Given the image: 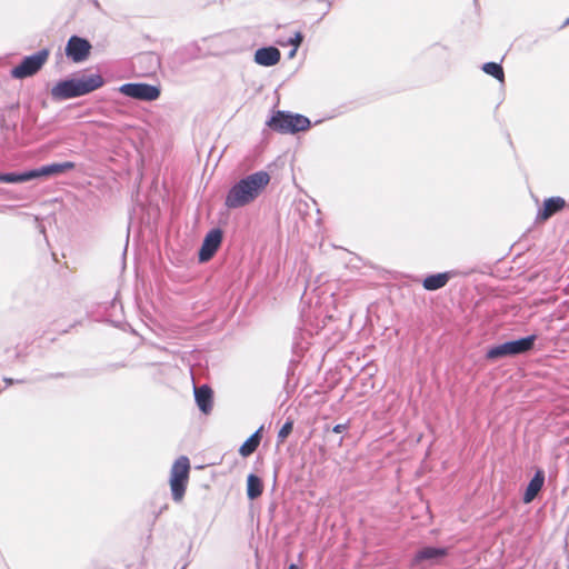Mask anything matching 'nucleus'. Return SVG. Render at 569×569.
<instances>
[{
  "mask_svg": "<svg viewBox=\"0 0 569 569\" xmlns=\"http://www.w3.org/2000/svg\"><path fill=\"white\" fill-rule=\"evenodd\" d=\"M270 179V174L264 170L256 171L239 179L226 194V208L232 210L250 204L267 188Z\"/></svg>",
  "mask_w": 569,
  "mask_h": 569,
  "instance_id": "1",
  "label": "nucleus"
},
{
  "mask_svg": "<svg viewBox=\"0 0 569 569\" xmlns=\"http://www.w3.org/2000/svg\"><path fill=\"white\" fill-rule=\"evenodd\" d=\"M538 335L532 333L490 346L486 350L485 360L488 362H496L507 358L528 355L535 350Z\"/></svg>",
  "mask_w": 569,
  "mask_h": 569,
  "instance_id": "2",
  "label": "nucleus"
},
{
  "mask_svg": "<svg viewBox=\"0 0 569 569\" xmlns=\"http://www.w3.org/2000/svg\"><path fill=\"white\" fill-rule=\"evenodd\" d=\"M266 126L281 134H296L311 128V120L300 113L284 110L272 111Z\"/></svg>",
  "mask_w": 569,
  "mask_h": 569,
  "instance_id": "3",
  "label": "nucleus"
},
{
  "mask_svg": "<svg viewBox=\"0 0 569 569\" xmlns=\"http://www.w3.org/2000/svg\"><path fill=\"white\" fill-rule=\"evenodd\" d=\"M190 475V460L186 456H180L172 465L170 471V490L173 501L180 502L187 490Z\"/></svg>",
  "mask_w": 569,
  "mask_h": 569,
  "instance_id": "4",
  "label": "nucleus"
},
{
  "mask_svg": "<svg viewBox=\"0 0 569 569\" xmlns=\"http://www.w3.org/2000/svg\"><path fill=\"white\" fill-rule=\"evenodd\" d=\"M49 56L50 49L48 48H42L32 54L24 56L20 63L11 69V77L21 80L34 76L47 63Z\"/></svg>",
  "mask_w": 569,
  "mask_h": 569,
  "instance_id": "5",
  "label": "nucleus"
},
{
  "mask_svg": "<svg viewBox=\"0 0 569 569\" xmlns=\"http://www.w3.org/2000/svg\"><path fill=\"white\" fill-rule=\"evenodd\" d=\"M118 91L128 98L146 102L156 101L161 96L160 86L146 82H127Z\"/></svg>",
  "mask_w": 569,
  "mask_h": 569,
  "instance_id": "6",
  "label": "nucleus"
},
{
  "mask_svg": "<svg viewBox=\"0 0 569 569\" xmlns=\"http://www.w3.org/2000/svg\"><path fill=\"white\" fill-rule=\"evenodd\" d=\"M449 552L450 549L448 547L423 546L415 553L411 567L425 569L426 566L440 565L449 556Z\"/></svg>",
  "mask_w": 569,
  "mask_h": 569,
  "instance_id": "7",
  "label": "nucleus"
},
{
  "mask_svg": "<svg viewBox=\"0 0 569 569\" xmlns=\"http://www.w3.org/2000/svg\"><path fill=\"white\" fill-rule=\"evenodd\" d=\"M92 48L91 42L87 38L72 34L67 40L64 54L71 62L82 63L90 58Z\"/></svg>",
  "mask_w": 569,
  "mask_h": 569,
  "instance_id": "8",
  "label": "nucleus"
},
{
  "mask_svg": "<svg viewBox=\"0 0 569 569\" xmlns=\"http://www.w3.org/2000/svg\"><path fill=\"white\" fill-rule=\"evenodd\" d=\"M223 240V231L219 227L210 229L198 250V260L201 263L210 261L218 252Z\"/></svg>",
  "mask_w": 569,
  "mask_h": 569,
  "instance_id": "9",
  "label": "nucleus"
},
{
  "mask_svg": "<svg viewBox=\"0 0 569 569\" xmlns=\"http://www.w3.org/2000/svg\"><path fill=\"white\" fill-rule=\"evenodd\" d=\"M76 168L72 161L52 162L38 168L30 169L31 180H41L50 177H57Z\"/></svg>",
  "mask_w": 569,
  "mask_h": 569,
  "instance_id": "10",
  "label": "nucleus"
},
{
  "mask_svg": "<svg viewBox=\"0 0 569 569\" xmlns=\"http://www.w3.org/2000/svg\"><path fill=\"white\" fill-rule=\"evenodd\" d=\"M78 96H87L100 88L106 83L104 78L99 73H74L73 74Z\"/></svg>",
  "mask_w": 569,
  "mask_h": 569,
  "instance_id": "11",
  "label": "nucleus"
},
{
  "mask_svg": "<svg viewBox=\"0 0 569 569\" xmlns=\"http://www.w3.org/2000/svg\"><path fill=\"white\" fill-rule=\"evenodd\" d=\"M50 94L54 101L79 98L73 74L58 80L51 88Z\"/></svg>",
  "mask_w": 569,
  "mask_h": 569,
  "instance_id": "12",
  "label": "nucleus"
},
{
  "mask_svg": "<svg viewBox=\"0 0 569 569\" xmlns=\"http://www.w3.org/2000/svg\"><path fill=\"white\" fill-rule=\"evenodd\" d=\"M467 272L459 270H449L443 272L427 274L422 280V287L428 291H436L447 286L450 279L458 276H467Z\"/></svg>",
  "mask_w": 569,
  "mask_h": 569,
  "instance_id": "13",
  "label": "nucleus"
},
{
  "mask_svg": "<svg viewBox=\"0 0 569 569\" xmlns=\"http://www.w3.org/2000/svg\"><path fill=\"white\" fill-rule=\"evenodd\" d=\"M566 207L567 202L562 197L555 196L546 198L542 202V206L537 211L536 221L545 222L553 214L562 211Z\"/></svg>",
  "mask_w": 569,
  "mask_h": 569,
  "instance_id": "14",
  "label": "nucleus"
},
{
  "mask_svg": "<svg viewBox=\"0 0 569 569\" xmlns=\"http://www.w3.org/2000/svg\"><path fill=\"white\" fill-rule=\"evenodd\" d=\"M545 481H546L545 470L541 468H538L535 471L533 476L531 477V479L529 480V482L525 489V492L522 495L523 503L528 505L537 498L538 493L541 491V489L545 486Z\"/></svg>",
  "mask_w": 569,
  "mask_h": 569,
  "instance_id": "15",
  "label": "nucleus"
},
{
  "mask_svg": "<svg viewBox=\"0 0 569 569\" xmlns=\"http://www.w3.org/2000/svg\"><path fill=\"white\" fill-rule=\"evenodd\" d=\"M194 401L203 415H209L213 407V390L208 385L194 387Z\"/></svg>",
  "mask_w": 569,
  "mask_h": 569,
  "instance_id": "16",
  "label": "nucleus"
},
{
  "mask_svg": "<svg viewBox=\"0 0 569 569\" xmlns=\"http://www.w3.org/2000/svg\"><path fill=\"white\" fill-rule=\"evenodd\" d=\"M281 59V52L273 46L258 48L254 51V62L262 67H273Z\"/></svg>",
  "mask_w": 569,
  "mask_h": 569,
  "instance_id": "17",
  "label": "nucleus"
},
{
  "mask_svg": "<svg viewBox=\"0 0 569 569\" xmlns=\"http://www.w3.org/2000/svg\"><path fill=\"white\" fill-rule=\"evenodd\" d=\"M263 426H260L239 448V455L243 458L251 456L259 447L262 440Z\"/></svg>",
  "mask_w": 569,
  "mask_h": 569,
  "instance_id": "18",
  "label": "nucleus"
},
{
  "mask_svg": "<svg viewBox=\"0 0 569 569\" xmlns=\"http://www.w3.org/2000/svg\"><path fill=\"white\" fill-rule=\"evenodd\" d=\"M263 492V481L256 473H249L247 477V497L253 501L258 499Z\"/></svg>",
  "mask_w": 569,
  "mask_h": 569,
  "instance_id": "19",
  "label": "nucleus"
},
{
  "mask_svg": "<svg viewBox=\"0 0 569 569\" xmlns=\"http://www.w3.org/2000/svg\"><path fill=\"white\" fill-rule=\"evenodd\" d=\"M31 181L30 169L24 171L0 172V182L8 184H19Z\"/></svg>",
  "mask_w": 569,
  "mask_h": 569,
  "instance_id": "20",
  "label": "nucleus"
},
{
  "mask_svg": "<svg viewBox=\"0 0 569 569\" xmlns=\"http://www.w3.org/2000/svg\"><path fill=\"white\" fill-rule=\"evenodd\" d=\"M481 70L486 74L491 76L492 78H495L496 80H498L500 82H503V80H505V71H503L501 63L493 62V61L485 62L481 66Z\"/></svg>",
  "mask_w": 569,
  "mask_h": 569,
  "instance_id": "21",
  "label": "nucleus"
},
{
  "mask_svg": "<svg viewBox=\"0 0 569 569\" xmlns=\"http://www.w3.org/2000/svg\"><path fill=\"white\" fill-rule=\"evenodd\" d=\"M293 430V420L288 418L277 435V445H281L290 436Z\"/></svg>",
  "mask_w": 569,
  "mask_h": 569,
  "instance_id": "22",
  "label": "nucleus"
},
{
  "mask_svg": "<svg viewBox=\"0 0 569 569\" xmlns=\"http://www.w3.org/2000/svg\"><path fill=\"white\" fill-rule=\"evenodd\" d=\"M303 39H305V34L301 31H296L293 33V36L288 38L286 41H278V43L280 46H282V47L290 46V47H293L296 49H299V47L303 42Z\"/></svg>",
  "mask_w": 569,
  "mask_h": 569,
  "instance_id": "23",
  "label": "nucleus"
},
{
  "mask_svg": "<svg viewBox=\"0 0 569 569\" xmlns=\"http://www.w3.org/2000/svg\"><path fill=\"white\" fill-rule=\"evenodd\" d=\"M349 425H350L349 421H347L345 423H338V425L333 426L332 428H330L329 425H326L325 426V431L331 430L335 433H342V432H345V431H347L349 429Z\"/></svg>",
  "mask_w": 569,
  "mask_h": 569,
  "instance_id": "24",
  "label": "nucleus"
},
{
  "mask_svg": "<svg viewBox=\"0 0 569 569\" xmlns=\"http://www.w3.org/2000/svg\"><path fill=\"white\" fill-rule=\"evenodd\" d=\"M66 376L67 375L64 372L48 373V375L41 377L39 380L44 381V380H49V379L63 378Z\"/></svg>",
  "mask_w": 569,
  "mask_h": 569,
  "instance_id": "25",
  "label": "nucleus"
},
{
  "mask_svg": "<svg viewBox=\"0 0 569 569\" xmlns=\"http://www.w3.org/2000/svg\"><path fill=\"white\" fill-rule=\"evenodd\" d=\"M321 2H325L326 3V11L323 12L321 19L329 12V10L331 9L332 7V1L331 0H320Z\"/></svg>",
  "mask_w": 569,
  "mask_h": 569,
  "instance_id": "26",
  "label": "nucleus"
},
{
  "mask_svg": "<svg viewBox=\"0 0 569 569\" xmlns=\"http://www.w3.org/2000/svg\"><path fill=\"white\" fill-rule=\"evenodd\" d=\"M3 381L6 382L7 386H11L14 382H18V383L24 382V380H13L12 378H4Z\"/></svg>",
  "mask_w": 569,
  "mask_h": 569,
  "instance_id": "27",
  "label": "nucleus"
},
{
  "mask_svg": "<svg viewBox=\"0 0 569 569\" xmlns=\"http://www.w3.org/2000/svg\"><path fill=\"white\" fill-rule=\"evenodd\" d=\"M297 51H298V49H296V48L291 47V50H290V51H289V53H288V58H289V59L295 58V57H296V54H297Z\"/></svg>",
  "mask_w": 569,
  "mask_h": 569,
  "instance_id": "28",
  "label": "nucleus"
},
{
  "mask_svg": "<svg viewBox=\"0 0 569 569\" xmlns=\"http://www.w3.org/2000/svg\"><path fill=\"white\" fill-rule=\"evenodd\" d=\"M18 108H19V104H18V103H16V104H11V106L9 107V110H10V111H17V110H18Z\"/></svg>",
  "mask_w": 569,
  "mask_h": 569,
  "instance_id": "29",
  "label": "nucleus"
},
{
  "mask_svg": "<svg viewBox=\"0 0 569 569\" xmlns=\"http://www.w3.org/2000/svg\"><path fill=\"white\" fill-rule=\"evenodd\" d=\"M288 569H300V567L297 563H290Z\"/></svg>",
  "mask_w": 569,
  "mask_h": 569,
  "instance_id": "30",
  "label": "nucleus"
},
{
  "mask_svg": "<svg viewBox=\"0 0 569 569\" xmlns=\"http://www.w3.org/2000/svg\"><path fill=\"white\" fill-rule=\"evenodd\" d=\"M92 3H93V6H94L96 8H98V9L100 8V3H99V1H98V0H92Z\"/></svg>",
  "mask_w": 569,
  "mask_h": 569,
  "instance_id": "31",
  "label": "nucleus"
},
{
  "mask_svg": "<svg viewBox=\"0 0 569 569\" xmlns=\"http://www.w3.org/2000/svg\"><path fill=\"white\" fill-rule=\"evenodd\" d=\"M568 24H569V18H568V19H566V21L562 23L561 28H565V27H567Z\"/></svg>",
  "mask_w": 569,
  "mask_h": 569,
  "instance_id": "32",
  "label": "nucleus"
},
{
  "mask_svg": "<svg viewBox=\"0 0 569 569\" xmlns=\"http://www.w3.org/2000/svg\"><path fill=\"white\" fill-rule=\"evenodd\" d=\"M123 365H119V363H116L113 365L112 367L117 368V367H122Z\"/></svg>",
  "mask_w": 569,
  "mask_h": 569,
  "instance_id": "33",
  "label": "nucleus"
},
{
  "mask_svg": "<svg viewBox=\"0 0 569 569\" xmlns=\"http://www.w3.org/2000/svg\"><path fill=\"white\" fill-rule=\"evenodd\" d=\"M342 441H343V438H340V439H339V442H338V443H339V446H341V445H342Z\"/></svg>",
  "mask_w": 569,
  "mask_h": 569,
  "instance_id": "34",
  "label": "nucleus"
}]
</instances>
